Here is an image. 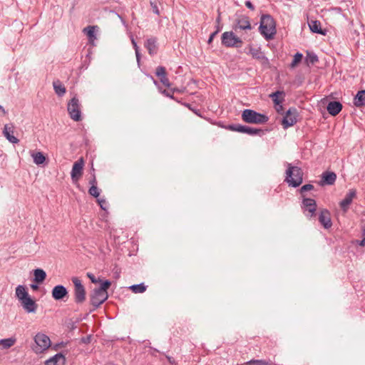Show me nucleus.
I'll return each instance as SVG.
<instances>
[{"instance_id":"de8ad7c7","label":"nucleus","mask_w":365,"mask_h":365,"mask_svg":"<svg viewBox=\"0 0 365 365\" xmlns=\"http://www.w3.org/2000/svg\"><path fill=\"white\" fill-rule=\"evenodd\" d=\"M245 4V6L250 10H252V11L255 10V8L250 1H246Z\"/></svg>"},{"instance_id":"ddd939ff","label":"nucleus","mask_w":365,"mask_h":365,"mask_svg":"<svg viewBox=\"0 0 365 365\" xmlns=\"http://www.w3.org/2000/svg\"><path fill=\"white\" fill-rule=\"evenodd\" d=\"M356 196V190L350 189L346 194L345 197L340 202V207L344 212H346L353 199Z\"/></svg>"},{"instance_id":"a878e982","label":"nucleus","mask_w":365,"mask_h":365,"mask_svg":"<svg viewBox=\"0 0 365 365\" xmlns=\"http://www.w3.org/2000/svg\"><path fill=\"white\" fill-rule=\"evenodd\" d=\"M16 296L21 302V300L29 297L26 287L23 285H18L16 288Z\"/></svg>"},{"instance_id":"09e8293b","label":"nucleus","mask_w":365,"mask_h":365,"mask_svg":"<svg viewBox=\"0 0 365 365\" xmlns=\"http://www.w3.org/2000/svg\"><path fill=\"white\" fill-rule=\"evenodd\" d=\"M217 32H213L210 34L208 40H207V43L208 44H210L212 43V41H213L214 38L215 37V36L217 35Z\"/></svg>"},{"instance_id":"dca6fc26","label":"nucleus","mask_w":365,"mask_h":365,"mask_svg":"<svg viewBox=\"0 0 365 365\" xmlns=\"http://www.w3.org/2000/svg\"><path fill=\"white\" fill-rule=\"evenodd\" d=\"M21 303L24 309L28 313H34L37 309V304L36 302L32 299L30 296L21 300Z\"/></svg>"},{"instance_id":"37998d69","label":"nucleus","mask_w":365,"mask_h":365,"mask_svg":"<svg viewBox=\"0 0 365 365\" xmlns=\"http://www.w3.org/2000/svg\"><path fill=\"white\" fill-rule=\"evenodd\" d=\"M87 276L91 279V281L94 284H96V283L101 282V279H96V277L92 273H87Z\"/></svg>"},{"instance_id":"5fc2aeb1","label":"nucleus","mask_w":365,"mask_h":365,"mask_svg":"<svg viewBox=\"0 0 365 365\" xmlns=\"http://www.w3.org/2000/svg\"><path fill=\"white\" fill-rule=\"evenodd\" d=\"M217 12H218V15L216 19V23H217V24H221V13L220 12L219 10L217 11Z\"/></svg>"},{"instance_id":"72a5a7b5","label":"nucleus","mask_w":365,"mask_h":365,"mask_svg":"<svg viewBox=\"0 0 365 365\" xmlns=\"http://www.w3.org/2000/svg\"><path fill=\"white\" fill-rule=\"evenodd\" d=\"M16 342V339L14 338H7L0 339V345L3 346L4 349H9Z\"/></svg>"},{"instance_id":"603ef678","label":"nucleus","mask_w":365,"mask_h":365,"mask_svg":"<svg viewBox=\"0 0 365 365\" xmlns=\"http://www.w3.org/2000/svg\"><path fill=\"white\" fill-rule=\"evenodd\" d=\"M185 106H187L190 110H192V111H193L196 115H199V116L200 115V113H199V110H194V109H192V108L190 107V104H188V103H185Z\"/></svg>"},{"instance_id":"f3484780","label":"nucleus","mask_w":365,"mask_h":365,"mask_svg":"<svg viewBox=\"0 0 365 365\" xmlns=\"http://www.w3.org/2000/svg\"><path fill=\"white\" fill-rule=\"evenodd\" d=\"M46 365H66V357L62 353H58L45 361Z\"/></svg>"},{"instance_id":"a19ab883","label":"nucleus","mask_w":365,"mask_h":365,"mask_svg":"<svg viewBox=\"0 0 365 365\" xmlns=\"http://www.w3.org/2000/svg\"><path fill=\"white\" fill-rule=\"evenodd\" d=\"M150 6L152 8L153 13H155L157 15L160 14V11L155 1H150Z\"/></svg>"},{"instance_id":"aec40b11","label":"nucleus","mask_w":365,"mask_h":365,"mask_svg":"<svg viewBox=\"0 0 365 365\" xmlns=\"http://www.w3.org/2000/svg\"><path fill=\"white\" fill-rule=\"evenodd\" d=\"M145 47L147 48L150 56H154L158 52L157 38L150 37L145 42Z\"/></svg>"},{"instance_id":"7ed1b4c3","label":"nucleus","mask_w":365,"mask_h":365,"mask_svg":"<svg viewBox=\"0 0 365 365\" xmlns=\"http://www.w3.org/2000/svg\"><path fill=\"white\" fill-rule=\"evenodd\" d=\"M110 282L109 280H105L101 283L99 288L94 289L90 296V300L91 304L94 307L93 309L98 308L108 299L107 289L110 286Z\"/></svg>"},{"instance_id":"e433bc0d","label":"nucleus","mask_w":365,"mask_h":365,"mask_svg":"<svg viewBox=\"0 0 365 365\" xmlns=\"http://www.w3.org/2000/svg\"><path fill=\"white\" fill-rule=\"evenodd\" d=\"M303 58V55L301 53L297 52L294 56L293 61L290 65L292 68H294L299 62H301L302 59Z\"/></svg>"},{"instance_id":"13d9d810","label":"nucleus","mask_w":365,"mask_h":365,"mask_svg":"<svg viewBox=\"0 0 365 365\" xmlns=\"http://www.w3.org/2000/svg\"><path fill=\"white\" fill-rule=\"evenodd\" d=\"M90 339L91 337L90 336H88L86 338H83L82 340L84 343H89L90 342Z\"/></svg>"},{"instance_id":"412c9836","label":"nucleus","mask_w":365,"mask_h":365,"mask_svg":"<svg viewBox=\"0 0 365 365\" xmlns=\"http://www.w3.org/2000/svg\"><path fill=\"white\" fill-rule=\"evenodd\" d=\"M341 109L342 105L339 101H330L327 106L328 113L332 116H335L339 114Z\"/></svg>"},{"instance_id":"bf43d9fd","label":"nucleus","mask_w":365,"mask_h":365,"mask_svg":"<svg viewBox=\"0 0 365 365\" xmlns=\"http://www.w3.org/2000/svg\"><path fill=\"white\" fill-rule=\"evenodd\" d=\"M117 15H118V16L119 17V19H120V21H121V22L123 23V24H124V25H125V20L123 19V17H122L120 15H119L118 14H117Z\"/></svg>"},{"instance_id":"1a4fd4ad","label":"nucleus","mask_w":365,"mask_h":365,"mask_svg":"<svg viewBox=\"0 0 365 365\" xmlns=\"http://www.w3.org/2000/svg\"><path fill=\"white\" fill-rule=\"evenodd\" d=\"M299 113L296 108L292 107L288 109L282 119V124L284 129L288 128L297 123Z\"/></svg>"},{"instance_id":"8fccbe9b","label":"nucleus","mask_w":365,"mask_h":365,"mask_svg":"<svg viewBox=\"0 0 365 365\" xmlns=\"http://www.w3.org/2000/svg\"><path fill=\"white\" fill-rule=\"evenodd\" d=\"M89 183L92 185L97 186V181L95 175H93L92 178L90 180Z\"/></svg>"},{"instance_id":"c756f323","label":"nucleus","mask_w":365,"mask_h":365,"mask_svg":"<svg viewBox=\"0 0 365 365\" xmlns=\"http://www.w3.org/2000/svg\"><path fill=\"white\" fill-rule=\"evenodd\" d=\"M247 127V125H243L241 124H230L227 125V128L232 131L246 133Z\"/></svg>"},{"instance_id":"49530a36","label":"nucleus","mask_w":365,"mask_h":365,"mask_svg":"<svg viewBox=\"0 0 365 365\" xmlns=\"http://www.w3.org/2000/svg\"><path fill=\"white\" fill-rule=\"evenodd\" d=\"M130 40H131V43L133 44V48L135 49V51H137V50H139V47L137 45V43L135 41V39H134V38H133V36L132 35L130 36Z\"/></svg>"},{"instance_id":"39448f33","label":"nucleus","mask_w":365,"mask_h":365,"mask_svg":"<svg viewBox=\"0 0 365 365\" xmlns=\"http://www.w3.org/2000/svg\"><path fill=\"white\" fill-rule=\"evenodd\" d=\"M221 43L227 48H240L243 42L233 31H225L221 36Z\"/></svg>"},{"instance_id":"052dcab7","label":"nucleus","mask_w":365,"mask_h":365,"mask_svg":"<svg viewBox=\"0 0 365 365\" xmlns=\"http://www.w3.org/2000/svg\"><path fill=\"white\" fill-rule=\"evenodd\" d=\"M0 110L4 113V114L6 113V111L2 106L0 105Z\"/></svg>"},{"instance_id":"2f4dec72","label":"nucleus","mask_w":365,"mask_h":365,"mask_svg":"<svg viewBox=\"0 0 365 365\" xmlns=\"http://www.w3.org/2000/svg\"><path fill=\"white\" fill-rule=\"evenodd\" d=\"M279 96H284V93L283 91H277L276 92L269 95V97L272 98L275 105L279 104L282 102V101H284L283 98L281 100L279 98Z\"/></svg>"},{"instance_id":"c03bdc74","label":"nucleus","mask_w":365,"mask_h":365,"mask_svg":"<svg viewBox=\"0 0 365 365\" xmlns=\"http://www.w3.org/2000/svg\"><path fill=\"white\" fill-rule=\"evenodd\" d=\"M274 108L278 113H283L284 108L283 106L282 105V103L275 105Z\"/></svg>"},{"instance_id":"f704fd0d","label":"nucleus","mask_w":365,"mask_h":365,"mask_svg":"<svg viewBox=\"0 0 365 365\" xmlns=\"http://www.w3.org/2000/svg\"><path fill=\"white\" fill-rule=\"evenodd\" d=\"M270 363V360L252 359L245 363V365H269Z\"/></svg>"},{"instance_id":"b1692460","label":"nucleus","mask_w":365,"mask_h":365,"mask_svg":"<svg viewBox=\"0 0 365 365\" xmlns=\"http://www.w3.org/2000/svg\"><path fill=\"white\" fill-rule=\"evenodd\" d=\"M354 104L356 107L365 106V90L358 91L354 98Z\"/></svg>"},{"instance_id":"4c0bfd02","label":"nucleus","mask_w":365,"mask_h":365,"mask_svg":"<svg viewBox=\"0 0 365 365\" xmlns=\"http://www.w3.org/2000/svg\"><path fill=\"white\" fill-rule=\"evenodd\" d=\"M88 193L95 197H98L100 195V191L97 186L92 185L88 190Z\"/></svg>"},{"instance_id":"2eb2a0df","label":"nucleus","mask_w":365,"mask_h":365,"mask_svg":"<svg viewBox=\"0 0 365 365\" xmlns=\"http://www.w3.org/2000/svg\"><path fill=\"white\" fill-rule=\"evenodd\" d=\"M319 221L324 228L328 229L331 227L332 223L330 212L327 210H322L319 216Z\"/></svg>"},{"instance_id":"6e6d98bb","label":"nucleus","mask_w":365,"mask_h":365,"mask_svg":"<svg viewBox=\"0 0 365 365\" xmlns=\"http://www.w3.org/2000/svg\"><path fill=\"white\" fill-rule=\"evenodd\" d=\"M222 29V25L220 24H217L216 26V30L215 31V32H217V34H218Z\"/></svg>"},{"instance_id":"a18cd8bd","label":"nucleus","mask_w":365,"mask_h":365,"mask_svg":"<svg viewBox=\"0 0 365 365\" xmlns=\"http://www.w3.org/2000/svg\"><path fill=\"white\" fill-rule=\"evenodd\" d=\"M98 202L101 207V209L103 210H106V207L105 205H106V200L105 199H98Z\"/></svg>"},{"instance_id":"473e14b6","label":"nucleus","mask_w":365,"mask_h":365,"mask_svg":"<svg viewBox=\"0 0 365 365\" xmlns=\"http://www.w3.org/2000/svg\"><path fill=\"white\" fill-rule=\"evenodd\" d=\"M129 288L133 292L138 294L143 293L146 290L147 287L143 283H140L131 285Z\"/></svg>"},{"instance_id":"c85d7f7f","label":"nucleus","mask_w":365,"mask_h":365,"mask_svg":"<svg viewBox=\"0 0 365 365\" xmlns=\"http://www.w3.org/2000/svg\"><path fill=\"white\" fill-rule=\"evenodd\" d=\"M31 155L34 163L38 165L43 164L46 160V157L41 152L31 153Z\"/></svg>"},{"instance_id":"3c124183","label":"nucleus","mask_w":365,"mask_h":365,"mask_svg":"<svg viewBox=\"0 0 365 365\" xmlns=\"http://www.w3.org/2000/svg\"><path fill=\"white\" fill-rule=\"evenodd\" d=\"M135 56H136L137 62H138V64L139 65V64H140V51H139V50H137V51H135Z\"/></svg>"},{"instance_id":"cd10ccee","label":"nucleus","mask_w":365,"mask_h":365,"mask_svg":"<svg viewBox=\"0 0 365 365\" xmlns=\"http://www.w3.org/2000/svg\"><path fill=\"white\" fill-rule=\"evenodd\" d=\"M53 86L55 93L58 96H62L65 94V93L66 91V88L59 81H53Z\"/></svg>"},{"instance_id":"58836bf2","label":"nucleus","mask_w":365,"mask_h":365,"mask_svg":"<svg viewBox=\"0 0 365 365\" xmlns=\"http://www.w3.org/2000/svg\"><path fill=\"white\" fill-rule=\"evenodd\" d=\"M155 74L159 78L164 76L166 75L165 68L163 66H158L156 68Z\"/></svg>"},{"instance_id":"6e6552de","label":"nucleus","mask_w":365,"mask_h":365,"mask_svg":"<svg viewBox=\"0 0 365 365\" xmlns=\"http://www.w3.org/2000/svg\"><path fill=\"white\" fill-rule=\"evenodd\" d=\"M74 284V299L76 304H81L86 300V290L81 281L77 277L72 278Z\"/></svg>"},{"instance_id":"393cba45","label":"nucleus","mask_w":365,"mask_h":365,"mask_svg":"<svg viewBox=\"0 0 365 365\" xmlns=\"http://www.w3.org/2000/svg\"><path fill=\"white\" fill-rule=\"evenodd\" d=\"M97 26H88L83 29V32L87 35L88 41L91 43L93 44L94 41L96 39L95 34V29Z\"/></svg>"},{"instance_id":"a211bd4d","label":"nucleus","mask_w":365,"mask_h":365,"mask_svg":"<svg viewBox=\"0 0 365 365\" xmlns=\"http://www.w3.org/2000/svg\"><path fill=\"white\" fill-rule=\"evenodd\" d=\"M14 125L12 124H6L4 128L3 134L6 138L12 143H19V139L14 135Z\"/></svg>"},{"instance_id":"ea45409f","label":"nucleus","mask_w":365,"mask_h":365,"mask_svg":"<svg viewBox=\"0 0 365 365\" xmlns=\"http://www.w3.org/2000/svg\"><path fill=\"white\" fill-rule=\"evenodd\" d=\"M314 190V186L311 184H306L301 187L299 192L303 195L305 192Z\"/></svg>"},{"instance_id":"c9c22d12","label":"nucleus","mask_w":365,"mask_h":365,"mask_svg":"<svg viewBox=\"0 0 365 365\" xmlns=\"http://www.w3.org/2000/svg\"><path fill=\"white\" fill-rule=\"evenodd\" d=\"M319 58L317 56L312 52H307L306 56V61L307 63L314 64L318 62Z\"/></svg>"},{"instance_id":"6ab92c4d","label":"nucleus","mask_w":365,"mask_h":365,"mask_svg":"<svg viewBox=\"0 0 365 365\" xmlns=\"http://www.w3.org/2000/svg\"><path fill=\"white\" fill-rule=\"evenodd\" d=\"M336 180V175L334 172L326 171L324 172L322 175V180L320 184L322 185H334Z\"/></svg>"},{"instance_id":"4be33fe9","label":"nucleus","mask_w":365,"mask_h":365,"mask_svg":"<svg viewBox=\"0 0 365 365\" xmlns=\"http://www.w3.org/2000/svg\"><path fill=\"white\" fill-rule=\"evenodd\" d=\"M308 24L312 32L323 36L327 34V30L322 29L321 22L319 21L311 20L309 21Z\"/></svg>"},{"instance_id":"0eeeda50","label":"nucleus","mask_w":365,"mask_h":365,"mask_svg":"<svg viewBox=\"0 0 365 365\" xmlns=\"http://www.w3.org/2000/svg\"><path fill=\"white\" fill-rule=\"evenodd\" d=\"M67 110L70 117L74 121H80L81 120V105L79 100L74 96L68 102Z\"/></svg>"},{"instance_id":"f8f14e48","label":"nucleus","mask_w":365,"mask_h":365,"mask_svg":"<svg viewBox=\"0 0 365 365\" xmlns=\"http://www.w3.org/2000/svg\"><path fill=\"white\" fill-rule=\"evenodd\" d=\"M84 166V161L82 158L76 161L72 167V170L71 172V177L73 182H76L78 180V179L83 175V169Z\"/></svg>"},{"instance_id":"423d86ee","label":"nucleus","mask_w":365,"mask_h":365,"mask_svg":"<svg viewBox=\"0 0 365 365\" xmlns=\"http://www.w3.org/2000/svg\"><path fill=\"white\" fill-rule=\"evenodd\" d=\"M36 346L33 349L36 354L43 353L51 346L50 338L43 333H38L34 336Z\"/></svg>"},{"instance_id":"f03ea898","label":"nucleus","mask_w":365,"mask_h":365,"mask_svg":"<svg viewBox=\"0 0 365 365\" xmlns=\"http://www.w3.org/2000/svg\"><path fill=\"white\" fill-rule=\"evenodd\" d=\"M259 30L266 40L274 38L276 34V24L269 14H263L261 16Z\"/></svg>"},{"instance_id":"bb28decb","label":"nucleus","mask_w":365,"mask_h":365,"mask_svg":"<svg viewBox=\"0 0 365 365\" xmlns=\"http://www.w3.org/2000/svg\"><path fill=\"white\" fill-rule=\"evenodd\" d=\"M34 281L36 283L43 282L46 277V274L45 271H43V269H39V268L34 269Z\"/></svg>"},{"instance_id":"9d476101","label":"nucleus","mask_w":365,"mask_h":365,"mask_svg":"<svg viewBox=\"0 0 365 365\" xmlns=\"http://www.w3.org/2000/svg\"><path fill=\"white\" fill-rule=\"evenodd\" d=\"M232 29L235 31L238 30H251L252 27L250 21V18L245 15L237 16L233 22Z\"/></svg>"},{"instance_id":"f257e3e1","label":"nucleus","mask_w":365,"mask_h":365,"mask_svg":"<svg viewBox=\"0 0 365 365\" xmlns=\"http://www.w3.org/2000/svg\"><path fill=\"white\" fill-rule=\"evenodd\" d=\"M287 170L285 172L284 181L289 186L293 187H299L303 182V171L298 166H294L291 163H287Z\"/></svg>"},{"instance_id":"5701e85b","label":"nucleus","mask_w":365,"mask_h":365,"mask_svg":"<svg viewBox=\"0 0 365 365\" xmlns=\"http://www.w3.org/2000/svg\"><path fill=\"white\" fill-rule=\"evenodd\" d=\"M249 53L255 59L268 62L267 58L264 56L260 48L250 47Z\"/></svg>"},{"instance_id":"680f3d73","label":"nucleus","mask_w":365,"mask_h":365,"mask_svg":"<svg viewBox=\"0 0 365 365\" xmlns=\"http://www.w3.org/2000/svg\"><path fill=\"white\" fill-rule=\"evenodd\" d=\"M173 91H174V92H175V91L178 92V89H175H175H173Z\"/></svg>"},{"instance_id":"864d4df0","label":"nucleus","mask_w":365,"mask_h":365,"mask_svg":"<svg viewBox=\"0 0 365 365\" xmlns=\"http://www.w3.org/2000/svg\"><path fill=\"white\" fill-rule=\"evenodd\" d=\"M162 93L167 97H169L170 98H174L172 94H170V93L168 91L164 90Z\"/></svg>"},{"instance_id":"9b49d317","label":"nucleus","mask_w":365,"mask_h":365,"mask_svg":"<svg viewBox=\"0 0 365 365\" xmlns=\"http://www.w3.org/2000/svg\"><path fill=\"white\" fill-rule=\"evenodd\" d=\"M302 208L308 217L315 215L317 203L314 199L303 197Z\"/></svg>"},{"instance_id":"4d7b16f0","label":"nucleus","mask_w":365,"mask_h":365,"mask_svg":"<svg viewBox=\"0 0 365 365\" xmlns=\"http://www.w3.org/2000/svg\"><path fill=\"white\" fill-rule=\"evenodd\" d=\"M31 287L33 290H36V289H38V284H31Z\"/></svg>"},{"instance_id":"4468645a","label":"nucleus","mask_w":365,"mask_h":365,"mask_svg":"<svg viewBox=\"0 0 365 365\" xmlns=\"http://www.w3.org/2000/svg\"><path fill=\"white\" fill-rule=\"evenodd\" d=\"M52 297L55 300H63L66 297H68V292L67 289L63 285L55 286L51 292Z\"/></svg>"},{"instance_id":"20e7f679","label":"nucleus","mask_w":365,"mask_h":365,"mask_svg":"<svg viewBox=\"0 0 365 365\" xmlns=\"http://www.w3.org/2000/svg\"><path fill=\"white\" fill-rule=\"evenodd\" d=\"M242 119L244 122L252 124H264L269 120L266 115L251 109H245L242 111Z\"/></svg>"},{"instance_id":"7c9ffc66","label":"nucleus","mask_w":365,"mask_h":365,"mask_svg":"<svg viewBox=\"0 0 365 365\" xmlns=\"http://www.w3.org/2000/svg\"><path fill=\"white\" fill-rule=\"evenodd\" d=\"M264 133L265 132L262 129L247 127L246 134L247 135L262 136Z\"/></svg>"},{"instance_id":"79ce46f5","label":"nucleus","mask_w":365,"mask_h":365,"mask_svg":"<svg viewBox=\"0 0 365 365\" xmlns=\"http://www.w3.org/2000/svg\"><path fill=\"white\" fill-rule=\"evenodd\" d=\"M160 82L164 85L166 87H170V83L169 82V80L168 78H167V76L165 75L164 76L161 77L160 78Z\"/></svg>"}]
</instances>
